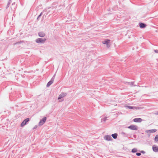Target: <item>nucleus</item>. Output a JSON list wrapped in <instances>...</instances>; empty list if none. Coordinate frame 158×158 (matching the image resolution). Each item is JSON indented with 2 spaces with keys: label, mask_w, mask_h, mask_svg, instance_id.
I'll list each match as a JSON object with an SVG mask.
<instances>
[{
  "label": "nucleus",
  "mask_w": 158,
  "mask_h": 158,
  "mask_svg": "<svg viewBox=\"0 0 158 158\" xmlns=\"http://www.w3.org/2000/svg\"><path fill=\"white\" fill-rule=\"evenodd\" d=\"M47 39L46 38H38L37 39L35 40V42L36 43L38 44L41 43V44H44L45 43V41H46Z\"/></svg>",
  "instance_id": "1"
},
{
  "label": "nucleus",
  "mask_w": 158,
  "mask_h": 158,
  "mask_svg": "<svg viewBox=\"0 0 158 158\" xmlns=\"http://www.w3.org/2000/svg\"><path fill=\"white\" fill-rule=\"evenodd\" d=\"M47 119V118L46 117H44L41 120L39 123V126H41L43 125Z\"/></svg>",
  "instance_id": "2"
},
{
  "label": "nucleus",
  "mask_w": 158,
  "mask_h": 158,
  "mask_svg": "<svg viewBox=\"0 0 158 158\" xmlns=\"http://www.w3.org/2000/svg\"><path fill=\"white\" fill-rule=\"evenodd\" d=\"M110 40L106 39L105 40L102 41V43L103 44H106V46L107 48H109L110 46V45L109 43H110Z\"/></svg>",
  "instance_id": "3"
},
{
  "label": "nucleus",
  "mask_w": 158,
  "mask_h": 158,
  "mask_svg": "<svg viewBox=\"0 0 158 158\" xmlns=\"http://www.w3.org/2000/svg\"><path fill=\"white\" fill-rule=\"evenodd\" d=\"M29 120L30 119L29 118H27L24 119L21 123V127H23L25 125L27 124V123L29 121Z\"/></svg>",
  "instance_id": "4"
},
{
  "label": "nucleus",
  "mask_w": 158,
  "mask_h": 158,
  "mask_svg": "<svg viewBox=\"0 0 158 158\" xmlns=\"http://www.w3.org/2000/svg\"><path fill=\"white\" fill-rule=\"evenodd\" d=\"M128 128L131 130H136L138 129L137 126L133 125H130Z\"/></svg>",
  "instance_id": "5"
},
{
  "label": "nucleus",
  "mask_w": 158,
  "mask_h": 158,
  "mask_svg": "<svg viewBox=\"0 0 158 158\" xmlns=\"http://www.w3.org/2000/svg\"><path fill=\"white\" fill-rule=\"evenodd\" d=\"M67 95L66 93H61L59 96L58 99L59 100L61 98L64 97Z\"/></svg>",
  "instance_id": "6"
},
{
  "label": "nucleus",
  "mask_w": 158,
  "mask_h": 158,
  "mask_svg": "<svg viewBox=\"0 0 158 158\" xmlns=\"http://www.w3.org/2000/svg\"><path fill=\"white\" fill-rule=\"evenodd\" d=\"M142 121V119L140 118H135L133 119V121L136 123H140Z\"/></svg>",
  "instance_id": "7"
},
{
  "label": "nucleus",
  "mask_w": 158,
  "mask_h": 158,
  "mask_svg": "<svg viewBox=\"0 0 158 158\" xmlns=\"http://www.w3.org/2000/svg\"><path fill=\"white\" fill-rule=\"evenodd\" d=\"M54 81V80H53V79L51 78V80L47 84V87H49L53 83Z\"/></svg>",
  "instance_id": "8"
},
{
  "label": "nucleus",
  "mask_w": 158,
  "mask_h": 158,
  "mask_svg": "<svg viewBox=\"0 0 158 158\" xmlns=\"http://www.w3.org/2000/svg\"><path fill=\"white\" fill-rule=\"evenodd\" d=\"M54 81V80H53V79L51 78V80L47 84V87H49L53 83Z\"/></svg>",
  "instance_id": "9"
},
{
  "label": "nucleus",
  "mask_w": 158,
  "mask_h": 158,
  "mask_svg": "<svg viewBox=\"0 0 158 158\" xmlns=\"http://www.w3.org/2000/svg\"><path fill=\"white\" fill-rule=\"evenodd\" d=\"M104 139L108 141H110L112 140V138L110 135H106L104 137Z\"/></svg>",
  "instance_id": "10"
},
{
  "label": "nucleus",
  "mask_w": 158,
  "mask_h": 158,
  "mask_svg": "<svg viewBox=\"0 0 158 158\" xmlns=\"http://www.w3.org/2000/svg\"><path fill=\"white\" fill-rule=\"evenodd\" d=\"M156 129H153L151 130H147L146 131V132L147 133H148L149 132L150 133H154L156 131Z\"/></svg>",
  "instance_id": "11"
},
{
  "label": "nucleus",
  "mask_w": 158,
  "mask_h": 158,
  "mask_svg": "<svg viewBox=\"0 0 158 158\" xmlns=\"http://www.w3.org/2000/svg\"><path fill=\"white\" fill-rule=\"evenodd\" d=\"M38 35L40 37H44L45 35V34L43 32H40L38 33Z\"/></svg>",
  "instance_id": "12"
},
{
  "label": "nucleus",
  "mask_w": 158,
  "mask_h": 158,
  "mask_svg": "<svg viewBox=\"0 0 158 158\" xmlns=\"http://www.w3.org/2000/svg\"><path fill=\"white\" fill-rule=\"evenodd\" d=\"M152 149L155 152H158V147L155 146L154 145L152 146Z\"/></svg>",
  "instance_id": "13"
},
{
  "label": "nucleus",
  "mask_w": 158,
  "mask_h": 158,
  "mask_svg": "<svg viewBox=\"0 0 158 158\" xmlns=\"http://www.w3.org/2000/svg\"><path fill=\"white\" fill-rule=\"evenodd\" d=\"M139 25L140 27L141 28H144L146 26V24H145L143 23H139Z\"/></svg>",
  "instance_id": "14"
},
{
  "label": "nucleus",
  "mask_w": 158,
  "mask_h": 158,
  "mask_svg": "<svg viewBox=\"0 0 158 158\" xmlns=\"http://www.w3.org/2000/svg\"><path fill=\"white\" fill-rule=\"evenodd\" d=\"M126 83H128L129 85H130L131 86H136V85H134V82L131 81L130 82H126L125 83V84H126Z\"/></svg>",
  "instance_id": "15"
},
{
  "label": "nucleus",
  "mask_w": 158,
  "mask_h": 158,
  "mask_svg": "<svg viewBox=\"0 0 158 158\" xmlns=\"http://www.w3.org/2000/svg\"><path fill=\"white\" fill-rule=\"evenodd\" d=\"M126 108L130 109L135 110V106H125Z\"/></svg>",
  "instance_id": "16"
},
{
  "label": "nucleus",
  "mask_w": 158,
  "mask_h": 158,
  "mask_svg": "<svg viewBox=\"0 0 158 158\" xmlns=\"http://www.w3.org/2000/svg\"><path fill=\"white\" fill-rule=\"evenodd\" d=\"M117 135H118L117 133L112 134L111 135V136L114 139H116L117 138Z\"/></svg>",
  "instance_id": "17"
},
{
  "label": "nucleus",
  "mask_w": 158,
  "mask_h": 158,
  "mask_svg": "<svg viewBox=\"0 0 158 158\" xmlns=\"http://www.w3.org/2000/svg\"><path fill=\"white\" fill-rule=\"evenodd\" d=\"M10 0H9L7 3V4L6 5V9H7L9 6L10 5Z\"/></svg>",
  "instance_id": "18"
},
{
  "label": "nucleus",
  "mask_w": 158,
  "mask_h": 158,
  "mask_svg": "<svg viewBox=\"0 0 158 158\" xmlns=\"http://www.w3.org/2000/svg\"><path fill=\"white\" fill-rule=\"evenodd\" d=\"M137 149L136 148H133L131 151L132 152L135 153L137 152Z\"/></svg>",
  "instance_id": "19"
},
{
  "label": "nucleus",
  "mask_w": 158,
  "mask_h": 158,
  "mask_svg": "<svg viewBox=\"0 0 158 158\" xmlns=\"http://www.w3.org/2000/svg\"><path fill=\"white\" fill-rule=\"evenodd\" d=\"M107 117H104L101 119V121L102 122H105L106 120Z\"/></svg>",
  "instance_id": "20"
},
{
  "label": "nucleus",
  "mask_w": 158,
  "mask_h": 158,
  "mask_svg": "<svg viewBox=\"0 0 158 158\" xmlns=\"http://www.w3.org/2000/svg\"><path fill=\"white\" fill-rule=\"evenodd\" d=\"M155 140L156 142H157L158 141V135H157L155 136Z\"/></svg>",
  "instance_id": "21"
},
{
  "label": "nucleus",
  "mask_w": 158,
  "mask_h": 158,
  "mask_svg": "<svg viewBox=\"0 0 158 158\" xmlns=\"http://www.w3.org/2000/svg\"><path fill=\"white\" fill-rule=\"evenodd\" d=\"M121 134L124 136H127V134L124 132H122L121 133Z\"/></svg>",
  "instance_id": "22"
},
{
  "label": "nucleus",
  "mask_w": 158,
  "mask_h": 158,
  "mask_svg": "<svg viewBox=\"0 0 158 158\" xmlns=\"http://www.w3.org/2000/svg\"><path fill=\"white\" fill-rule=\"evenodd\" d=\"M142 108L140 107H136L135 106V110L140 109Z\"/></svg>",
  "instance_id": "23"
},
{
  "label": "nucleus",
  "mask_w": 158,
  "mask_h": 158,
  "mask_svg": "<svg viewBox=\"0 0 158 158\" xmlns=\"http://www.w3.org/2000/svg\"><path fill=\"white\" fill-rule=\"evenodd\" d=\"M141 155V153L139 152H137L136 153V155L137 156H140Z\"/></svg>",
  "instance_id": "24"
},
{
  "label": "nucleus",
  "mask_w": 158,
  "mask_h": 158,
  "mask_svg": "<svg viewBox=\"0 0 158 158\" xmlns=\"http://www.w3.org/2000/svg\"><path fill=\"white\" fill-rule=\"evenodd\" d=\"M154 52L156 53H158V50H155V49H154Z\"/></svg>",
  "instance_id": "25"
},
{
  "label": "nucleus",
  "mask_w": 158,
  "mask_h": 158,
  "mask_svg": "<svg viewBox=\"0 0 158 158\" xmlns=\"http://www.w3.org/2000/svg\"><path fill=\"white\" fill-rule=\"evenodd\" d=\"M140 153H143V154H144V153H145V152L144 151L142 150V151H140Z\"/></svg>",
  "instance_id": "26"
},
{
  "label": "nucleus",
  "mask_w": 158,
  "mask_h": 158,
  "mask_svg": "<svg viewBox=\"0 0 158 158\" xmlns=\"http://www.w3.org/2000/svg\"><path fill=\"white\" fill-rule=\"evenodd\" d=\"M55 76H56V74H55L53 75V77H52V79H53V80H54V79H55Z\"/></svg>",
  "instance_id": "27"
},
{
  "label": "nucleus",
  "mask_w": 158,
  "mask_h": 158,
  "mask_svg": "<svg viewBox=\"0 0 158 158\" xmlns=\"http://www.w3.org/2000/svg\"><path fill=\"white\" fill-rule=\"evenodd\" d=\"M40 16H40V15H39L38 16V17H37V20H39V18H40Z\"/></svg>",
  "instance_id": "28"
},
{
  "label": "nucleus",
  "mask_w": 158,
  "mask_h": 158,
  "mask_svg": "<svg viewBox=\"0 0 158 158\" xmlns=\"http://www.w3.org/2000/svg\"><path fill=\"white\" fill-rule=\"evenodd\" d=\"M20 43H21V42H17L16 43H15L14 44L15 45V44H19Z\"/></svg>",
  "instance_id": "29"
},
{
  "label": "nucleus",
  "mask_w": 158,
  "mask_h": 158,
  "mask_svg": "<svg viewBox=\"0 0 158 158\" xmlns=\"http://www.w3.org/2000/svg\"><path fill=\"white\" fill-rule=\"evenodd\" d=\"M37 125H35L34 127V129H35L36 128H37Z\"/></svg>",
  "instance_id": "30"
},
{
  "label": "nucleus",
  "mask_w": 158,
  "mask_h": 158,
  "mask_svg": "<svg viewBox=\"0 0 158 158\" xmlns=\"http://www.w3.org/2000/svg\"><path fill=\"white\" fill-rule=\"evenodd\" d=\"M43 12H42L39 15H40V16H41V15H42V14H43Z\"/></svg>",
  "instance_id": "31"
},
{
  "label": "nucleus",
  "mask_w": 158,
  "mask_h": 158,
  "mask_svg": "<svg viewBox=\"0 0 158 158\" xmlns=\"http://www.w3.org/2000/svg\"><path fill=\"white\" fill-rule=\"evenodd\" d=\"M155 114H156V115H158V112L156 113H155Z\"/></svg>",
  "instance_id": "32"
},
{
  "label": "nucleus",
  "mask_w": 158,
  "mask_h": 158,
  "mask_svg": "<svg viewBox=\"0 0 158 158\" xmlns=\"http://www.w3.org/2000/svg\"><path fill=\"white\" fill-rule=\"evenodd\" d=\"M63 100H64V99H62L61 101H60H60L62 102V101H63Z\"/></svg>",
  "instance_id": "33"
}]
</instances>
